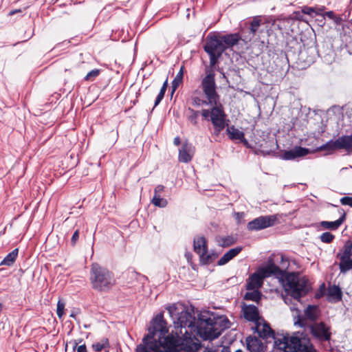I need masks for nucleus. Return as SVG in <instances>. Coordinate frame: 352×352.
Returning a JSON list of instances; mask_svg holds the SVG:
<instances>
[{
  "instance_id": "1",
  "label": "nucleus",
  "mask_w": 352,
  "mask_h": 352,
  "mask_svg": "<svg viewBox=\"0 0 352 352\" xmlns=\"http://www.w3.org/2000/svg\"><path fill=\"white\" fill-rule=\"evenodd\" d=\"M203 93L201 96H195L193 101L198 106L202 104L214 106L210 111L202 110L201 115L205 119L211 120L215 130L220 132L225 128L226 113L219 101V96L217 94L216 89H203Z\"/></svg>"
},
{
  "instance_id": "2",
  "label": "nucleus",
  "mask_w": 352,
  "mask_h": 352,
  "mask_svg": "<svg viewBox=\"0 0 352 352\" xmlns=\"http://www.w3.org/2000/svg\"><path fill=\"white\" fill-rule=\"evenodd\" d=\"M170 317L173 319L175 338L183 340L190 339L194 335L196 319L182 304H173L167 307Z\"/></svg>"
},
{
  "instance_id": "3",
  "label": "nucleus",
  "mask_w": 352,
  "mask_h": 352,
  "mask_svg": "<svg viewBox=\"0 0 352 352\" xmlns=\"http://www.w3.org/2000/svg\"><path fill=\"white\" fill-rule=\"evenodd\" d=\"M168 333L166 322L162 316H157L153 321L152 327L149 329L148 334L144 337V340H151L157 343H160L162 349L168 352H178L182 349L180 339L170 334L166 336Z\"/></svg>"
},
{
  "instance_id": "4",
  "label": "nucleus",
  "mask_w": 352,
  "mask_h": 352,
  "mask_svg": "<svg viewBox=\"0 0 352 352\" xmlns=\"http://www.w3.org/2000/svg\"><path fill=\"white\" fill-rule=\"evenodd\" d=\"M199 318L195 323L193 336H199L204 340H212L219 337L221 332L230 327L229 321L225 316Z\"/></svg>"
},
{
  "instance_id": "5",
  "label": "nucleus",
  "mask_w": 352,
  "mask_h": 352,
  "mask_svg": "<svg viewBox=\"0 0 352 352\" xmlns=\"http://www.w3.org/2000/svg\"><path fill=\"white\" fill-rule=\"evenodd\" d=\"M274 343L278 349L284 352H316L308 336L299 331L290 337L276 339Z\"/></svg>"
},
{
  "instance_id": "6",
  "label": "nucleus",
  "mask_w": 352,
  "mask_h": 352,
  "mask_svg": "<svg viewBox=\"0 0 352 352\" xmlns=\"http://www.w3.org/2000/svg\"><path fill=\"white\" fill-rule=\"evenodd\" d=\"M280 277L285 291L295 299H299L305 296L309 290L310 287L308 279L305 276H300L298 273H285L282 270Z\"/></svg>"
},
{
  "instance_id": "7",
  "label": "nucleus",
  "mask_w": 352,
  "mask_h": 352,
  "mask_svg": "<svg viewBox=\"0 0 352 352\" xmlns=\"http://www.w3.org/2000/svg\"><path fill=\"white\" fill-rule=\"evenodd\" d=\"M90 281L92 287L100 292H107L116 284L113 274L97 263L91 265Z\"/></svg>"
},
{
  "instance_id": "8",
  "label": "nucleus",
  "mask_w": 352,
  "mask_h": 352,
  "mask_svg": "<svg viewBox=\"0 0 352 352\" xmlns=\"http://www.w3.org/2000/svg\"><path fill=\"white\" fill-rule=\"evenodd\" d=\"M282 274V270L276 265L274 263L268 264L266 267L261 268L250 276L247 283L246 289H258L262 287L263 281L265 278L272 275L278 276Z\"/></svg>"
},
{
  "instance_id": "9",
  "label": "nucleus",
  "mask_w": 352,
  "mask_h": 352,
  "mask_svg": "<svg viewBox=\"0 0 352 352\" xmlns=\"http://www.w3.org/2000/svg\"><path fill=\"white\" fill-rule=\"evenodd\" d=\"M205 52L210 57V67H215L218 59L226 50V46L222 43L220 35H208L204 46Z\"/></svg>"
},
{
  "instance_id": "10",
  "label": "nucleus",
  "mask_w": 352,
  "mask_h": 352,
  "mask_svg": "<svg viewBox=\"0 0 352 352\" xmlns=\"http://www.w3.org/2000/svg\"><path fill=\"white\" fill-rule=\"evenodd\" d=\"M312 336L320 342H329L331 338V327L324 322H315L309 325Z\"/></svg>"
},
{
  "instance_id": "11",
  "label": "nucleus",
  "mask_w": 352,
  "mask_h": 352,
  "mask_svg": "<svg viewBox=\"0 0 352 352\" xmlns=\"http://www.w3.org/2000/svg\"><path fill=\"white\" fill-rule=\"evenodd\" d=\"M321 149H344L347 152H351L352 151V135H343L334 141L331 140L322 146Z\"/></svg>"
},
{
  "instance_id": "12",
  "label": "nucleus",
  "mask_w": 352,
  "mask_h": 352,
  "mask_svg": "<svg viewBox=\"0 0 352 352\" xmlns=\"http://www.w3.org/2000/svg\"><path fill=\"white\" fill-rule=\"evenodd\" d=\"M276 217L274 216H261L248 223L249 230H259L270 227L274 224Z\"/></svg>"
},
{
  "instance_id": "13",
  "label": "nucleus",
  "mask_w": 352,
  "mask_h": 352,
  "mask_svg": "<svg viewBox=\"0 0 352 352\" xmlns=\"http://www.w3.org/2000/svg\"><path fill=\"white\" fill-rule=\"evenodd\" d=\"M320 315V311L318 306L309 305L305 310V318H299L296 323L299 324L301 327H305L307 325L306 319L315 322L319 318Z\"/></svg>"
},
{
  "instance_id": "14",
  "label": "nucleus",
  "mask_w": 352,
  "mask_h": 352,
  "mask_svg": "<svg viewBox=\"0 0 352 352\" xmlns=\"http://www.w3.org/2000/svg\"><path fill=\"white\" fill-rule=\"evenodd\" d=\"M242 312L247 320L253 322L254 324L261 320L258 310L255 305L244 304L242 306Z\"/></svg>"
},
{
  "instance_id": "15",
  "label": "nucleus",
  "mask_w": 352,
  "mask_h": 352,
  "mask_svg": "<svg viewBox=\"0 0 352 352\" xmlns=\"http://www.w3.org/2000/svg\"><path fill=\"white\" fill-rule=\"evenodd\" d=\"M144 345H138L135 349V352H167L162 349L160 343L153 342L151 340L143 339Z\"/></svg>"
},
{
  "instance_id": "16",
  "label": "nucleus",
  "mask_w": 352,
  "mask_h": 352,
  "mask_svg": "<svg viewBox=\"0 0 352 352\" xmlns=\"http://www.w3.org/2000/svg\"><path fill=\"white\" fill-rule=\"evenodd\" d=\"M309 153L308 148L301 146H296L291 150L285 151L282 158L285 160H293L298 157H302Z\"/></svg>"
},
{
  "instance_id": "17",
  "label": "nucleus",
  "mask_w": 352,
  "mask_h": 352,
  "mask_svg": "<svg viewBox=\"0 0 352 352\" xmlns=\"http://www.w3.org/2000/svg\"><path fill=\"white\" fill-rule=\"evenodd\" d=\"M252 329H254L258 336L263 339L274 338L273 330L268 324L263 322L262 319L255 323V327Z\"/></svg>"
},
{
  "instance_id": "18",
  "label": "nucleus",
  "mask_w": 352,
  "mask_h": 352,
  "mask_svg": "<svg viewBox=\"0 0 352 352\" xmlns=\"http://www.w3.org/2000/svg\"><path fill=\"white\" fill-rule=\"evenodd\" d=\"M195 153L194 146L188 142L184 143L179 152V161L188 163L191 161Z\"/></svg>"
},
{
  "instance_id": "19",
  "label": "nucleus",
  "mask_w": 352,
  "mask_h": 352,
  "mask_svg": "<svg viewBox=\"0 0 352 352\" xmlns=\"http://www.w3.org/2000/svg\"><path fill=\"white\" fill-rule=\"evenodd\" d=\"M247 349L250 352H262L265 345L263 342L258 338L249 336L245 340Z\"/></svg>"
},
{
  "instance_id": "20",
  "label": "nucleus",
  "mask_w": 352,
  "mask_h": 352,
  "mask_svg": "<svg viewBox=\"0 0 352 352\" xmlns=\"http://www.w3.org/2000/svg\"><path fill=\"white\" fill-rule=\"evenodd\" d=\"M352 254H338V256L340 257V269L342 273H346L350 270H352Z\"/></svg>"
},
{
  "instance_id": "21",
  "label": "nucleus",
  "mask_w": 352,
  "mask_h": 352,
  "mask_svg": "<svg viewBox=\"0 0 352 352\" xmlns=\"http://www.w3.org/2000/svg\"><path fill=\"white\" fill-rule=\"evenodd\" d=\"M215 67H208L206 68V76L203 79V88H216L214 82V70Z\"/></svg>"
},
{
  "instance_id": "22",
  "label": "nucleus",
  "mask_w": 352,
  "mask_h": 352,
  "mask_svg": "<svg viewBox=\"0 0 352 352\" xmlns=\"http://www.w3.org/2000/svg\"><path fill=\"white\" fill-rule=\"evenodd\" d=\"M194 250L199 254V257L204 253H206L207 244L205 237L197 236L194 239Z\"/></svg>"
},
{
  "instance_id": "23",
  "label": "nucleus",
  "mask_w": 352,
  "mask_h": 352,
  "mask_svg": "<svg viewBox=\"0 0 352 352\" xmlns=\"http://www.w3.org/2000/svg\"><path fill=\"white\" fill-rule=\"evenodd\" d=\"M242 250L241 247H236L234 248L230 249L228 252H226L218 261L219 265H223L228 263L230 260H232L234 257L238 255L241 251Z\"/></svg>"
},
{
  "instance_id": "24",
  "label": "nucleus",
  "mask_w": 352,
  "mask_h": 352,
  "mask_svg": "<svg viewBox=\"0 0 352 352\" xmlns=\"http://www.w3.org/2000/svg\"><path fill=\"white\" fill-rule=\"evenodd\" d=\"M227 131L230 139L240 140L244 144H248V141L244 138V133L238 129L230 126L227 129Z\"/></svg>"
},
{
  "instance_id": "25",
  "label": "nucleus",
  "mask_w": 352,
  "mask_h": 352,
  "mask_svg": "<svg viewBox=\"0 0 352 352\" xmlns=\"http://www.w3.org/2000/svg\"><path fill=\"white\" fill-rule=\"evenodd\" d=\"M327 296L329 301L338 302L342 299V291L338 286L333 285L329 287Z\"/></svg>"
},
{
  "instance_id": "26",
  "label": "nucleus",
  "mask_w": 352,
  "mask_h": 352,
  "mask_svg": "<svg viewBox=\"0 0 352 352\" xmlns=\"http://www.w3.org/2000/svg\"><path fill=\"white\" fill-rule=\"evenodd\" d=\"M220 38L222 43L226 46V49L236 45L239 40V37L236 34L220 36Z\"/></svg>"
},
{
  "instance_id": "27",
  "label": "nucleus",
  "mask_w": 352,
  "mask_h": 352,
  "mask_svg": "<svg viewBox=\"0 0 352 352\" xmlns=\"http://www.w3.org/2000/svg\"><path fill=\"white\" fill-rule=\"evenodd\" d=\"M261 24V19L260 16H255L250 22V37L248 38L249 41L254 39Z\"/></svg>"
},
{
  "instance_id": "28",
  "label": "nucleus",
  "mask_w": 352,
  "mask_h": 352,
  "mask_svg": "<svg viewBox=\"0 0 352 352\" xmlns=\"http://www.w3.org/2000/svg\"><path fill=\"white\" fill-rule=\"evenodd\" d=\"M344 219L345 214H343V215L339 219L334 221H322L321 225L326 229L336 230L343 223Z\"/></svg>"
},
{
  "instance_id": "29",
  "label": "nucleus",
  "mask_w": 352,
  "mask_h": 352,
  "mask_svg": "<svg viewBox=\"0 0 352 352\" xmlns=\"http://www.w3.org/2000/svg\"><path fill=\"white\" fill-rule=\"evenodd\" d=\"M18 249H14L12 250L10 253H9L4 259L1 262L0 265H6V266H10L12 265L18 255Z\"/></svg>"
},
{
  "instance_id": "30",
  "label": "nucleus",
  "mask_w": 352,
  "mask_h": 352,
  "mask_svg": "<svg viewBox=\"0 0 352 352\" xmlns=\"http://www.w3.org/2000/svg\"><path fill=\"white\" fill-rule=\"evenodd\" d=\"M248 292L244 296V299L247 300H252L255 302H258L261 298V294L258 291V289H248Z\"/></svg>"
},
{
  "instance_id": "31",
  "label": "nucleus",
  "mask_w": 352,
  "mask_h": 352,
  "mask_svg": "<svg viewBox=\"0 0 352 352\" xmlns=\"http://www.w3.org/2000/svg\"><path fill=\"white\" fill-rule=\"evenodd\" d=\"M184 67H181L179 71L172 82V88H177L182 85L184 78Z\"/></svg>"
},
{
  "instance_id": "32",
  "label": "nucleus",
  "mask_w": 352,
  "mask_h": 352,
  "mask_svg": "<svg viewBox=\"0 0 352 352\" xmlns=\"http://www.w3.org/2000/svg\"><path fill=\"white\" fill-rule=\"evenodd\" d=\"M151 203L154 206L161 208L166 207L168 204L166 199L162 198L160 195H154Z\"/></svg>"
},
{
  "instance_id": "33",
  "label": "nucleus",
  "mask_w": 352,
  "mask_h": 352,
  "mask_svg": "<svg viewBox=\"0 0 352 352\" xmlns=\"http://www.w3.org/2000/svg\"><path fill=\"white\" fill-rule=\"evenodd\" d=\"M217 257V255L215 254H213V253L208 254L206 252V253H204L200 256V261L203 264H208V263H212L216 259Z\"/></svg>"
},
{
  "instance_id": "34",
  "label": "nucleus",
  "mask_w": 352,
  "mask_h": 352,
  "mask_svg": "<svg viewBox=\"0 0 352 352\" xmlns=\"http://www.w3.org/2000/svg\"><path fill=\"white\" fill-rule=\"evenodd\" d=\"M109 347V342L108 340H102V342H99L95 343L92 345V348L94 351L97 352H101L103 350H107V349Z\"/></svg>"
},
{
  "instance_id": "35",
  "label": "nucleus",
  "mask_w": 352,
  "mask_h": 352,
  "mask_svg": "<svg viewBox=\"0 0 352 352\" xmlns=\"http://www.w3.org/2000/svg\"><path fill=\"white\" fill-rule=\"evenodd\" d=\"M100 74V69H94L90 71L85 77L86 81L91 82L96 79L97 76Z\"/></svg>"
},
{
  "instance_id": "36",
  "label": "nucleus",
  "mask_w": 352,
  "mask_h": 352,
  "mask_svg": "<svg viewBox=\"0 0 352 352\" xmlns=\"http://www.w3.org/2000/svg\"><path fill=\"white\" fill-rule=\"evenodd\" d=\"M189 114L188 116V120L193 124L196 125L197 123V118L199 116V111H196L190 108L188 109Z\"/></svg>"
},
{
  "instance_id": "37",
  "label": "nucleus",
  "mask_w": 352,
  "mask_h": 352,
  "mask_svg": "<svg viewBox=\"0 0 352 352\" xmlns=\"http://www.w3.org/2000/svg\"><path fill=\"white\" fill-rule=\"evenodd\" d=\"M219 243L222 247H228L234 243V239L232 236L223 237L219 241Z\"/></svg>"
},
{
  "instance_id": "38",
  "label": "nucleus",
  "mask_w": 352,
  "mask_h": 352,
  "mask_svg": "<svg viewBox=\"0 0 352 352\" xmlns=\"http://www.w3.org/2000/svg\"><path fill=\"white\" fill-rule=\"evenodd\" d=\"M65 306V304L63 301H62L61 300H59L58 301L56 313L59 318H61L64 314Z\"/></svg>"
},
{
  "instance_id": "39",
  "label": "nucleus",
  "mask_w": 352,
  "mask_h": 352,
  "mask_svg": "<svg viewBox=\"0 0 352 352\" xmlns=\"http://www.w3.org/2000/svg\"><path fill=\"white\" fill-rule=\"evenodd\" d=\"M334 239V236L330 232L322 233L320 236V239L324 243H330Z\"/></svg>"
},
{
  "instance_id": "40",
  "label": "nucleus",
  "mask_w": 352,
  "mask_h": 352,
  "mask_svg": "<svg viewBox=\"0 0 352 352\" xmlns=\"http://www.w3.org/2000/svg\"><path fill=\"white\" fill-rule=\"evenodd\" d=\"M322 10H323L322 8H319V9L316 10L313 8L305 7V8H304L302 9V12L306 14L313 16V13H316V12H322Z\"/></svg>"
},
{
  "instance_id": "41",
  "label": "nucleus",
  "mask_w": 352,
  "mask_h": 352,
  "mask_svg": "<svg viewBox=\"0 0 352 352\" xmlns=\"http://www.w3.org/2000/svg\"><path fill=\"white\" fill-rule=\"evenodd\" d=\"M342 254H352V241L348 240L344 247V251Z\"/></svg>"
},
{
  "instance_id": "42",
  "label": "nucleus",
  "mask_w": 352,
  "mask_h": 352,
  "mask_svg": "<svg viewBox=\"0 0 352 352\" xmlns=\"http://www.w3.org/2000/svg\"><path fill=\"white\" fill-rule=\"evenodd\" d=\"M340 203L342 205L349 206L352 207V197H343L340 199Z\"/></svg>"
},
{
  "instance_id": "43",
  "label": "nucleus",
  "mask_w": 352,
  "mask_h": 352,
  "mask_svg": "<svg viewBox=\"0 0 352 352\" xmlns=\"http://www.w3.org/2000/svg\"><path fill=\"white\" fill-rule=\"evenodd\" d=\"M316 15H321L324 17L327 16L330 19H333L334 16L336 15L333 11H329L324 13H322L321 12H316Z\"/></svg>"
},
{
  "instance_id": "44",
  "label": "nucleus",
  "mask_w": 352,
  "mask_h": 352,
  "mask_svg": "<svg viewBox=\"0 0 352 352\" xmlns=\"http://www.w3.org/2000/svg\"><path fill=\"white\" fill-rule=\"evenodd\" d=\"M166 89H160V91L158 96L156 98L154 107H156L161 102V100L163 99V98L164 96V94H165V92H166Z\"/></svg>"
},
{
  "instance_id": "45",
  "label": "nucleus",
  "mask_w": 352,
  "mask_h": 352,
  "mask_svg": "<svg viewBox=\"0 0 352 352\" xmlns=\"http://www.w3.org/2000/svg\"><path fill=\"white\" fill-rule=\"evenodd\" d=\"M78 343H75V346L74 347V349L76 348L77 352H87V346L85 344L80 345L77 346Z\"/></svg>"
},
{
  "instance_id": "46",
  "label": "nucleus",
  "mask_w": 352,
  "mask_h": 352,
  "mask_svg": "<svg viewBox=\"0 0 352 352\" xmlns=\"http://www.w3.org/2000/svg\"><path fill=\"white\" fill-rule=\"evenodd\" d=\"M78 237H79V231H78V230H77L74 232V233L73 234L72 237L71 241H72V245L76 244V243L77 242V241L78 239Z\"/></svg>"
},
{
  "instance_id": "47",
  "label": "nucleus",
  "mask_w": 352,
  "mask_h": 352,
  "mask_svg": "<svg viewBox=\"0 0 352 352\" xmlns=\"http://www.w3.org/2000/svg\"><path fill=\"white\" fill-rule=\"evenodd\" d=\"M164 187L162 185H157L154 190V195H160L164 191Z\"/></svg>"
},
{
  "instance_id": "48",
  "label": "nucleus",
  "mask_w": 352,
  "mask_h": 352,
  "mask_svg": "<svg viewBox=\"0 0 352 352\" xmlns=\"http://www.w3.org/2000/svg\"><path fill=\"white\" fill-rule=\"evenodd\" d=\"M332 20L333 21L336 25H340L342 22V19L336 15L334 16V18Z\"/></svg>"
},
{
  "instance_id": "49",
  "label": "nucleus",
  "mask_w": 352,
  "mask_h": 352,
  "mask_svg": "<svg viewBox=\"0 0 352 352\" xmlns=\"http://www.w3.org/2000/svg\"><path fill=\"white\" fill-rule=\"evenodd\" d=\"M205 352H218V350L215 348H209V347H207L206 349V351Z\"/></svg>"
},
{
  "instance_id": "50",
  "label": "nucleus",
  "mask_w": 352,
  "mask_h": 352,
  "mask_svg": "<svg viewBox=\"0 0 352 352\" xmlns=\"http://www.w3.org/2000/svg\"><path fill=\"white\" fill-rule=\"evenodd\" d=\"M174 144L176 145V146H178L180 144V138L179 137H176L174 139V141H173Z\"/></svg>"
},
{
  "instance_id": "51",
  "label": "nucleus",
  "mask_w": 352,
  "mask_h": 352,
  "mask_svg": "<svg viewBox=\"0 0 352 352\" xmlns=\"http://www.w3.org/2000/svg\"><path fill=\"white\" fill-rule=\"evenodd\" d=\"M221 352H230L229 348L223 346Z\"/></svg>"
},
{
  "instance_id": "52",
  "label": "nucleus",
  "mask_w": 352,
  "mask_h": 352,
  "mask_svg": "<svg viewBox=\"0 0 352 352\" xmlns=\"http://www.w3.org/2000/svg\"><path fill=\"white\" fill-rule=\"evenodd\" d=\"M236 217H237L238 219H239V218H241V217H242L243 216V212H241V213L237 212V213L236 214Z\"/></svg>"
},
{
  "instance_id": "53",
  "label": "nucleus",
  "mask_w": 352,
  "mask_h": 352,
  "mask_svg": "<svg viewBox=\"0 0 352 352\" xmlns=\"http://www.w3.org/2000/svg\"><path fill=\"white\" fill-rule=\"evenodd\" d=\"M76 314L74 311H72V314H70V317L74 318V319L76 320Z\"/></svg>"
},
{
  "instance_id": "54",
  "label": "nucleus",
  "mask_w": 352,
  "mask_h": 352,
  "mask_svg": "<svg viewBox=\"0 0 352 352\" xmlns=\"http://www.w3.org/2000/svg\"><path fill=\"white\" fill-rule=\"evenodd\" d=\"M166 86H167V80H166V81L164 82V84H163V85H162V88H166Z\"/></svg>"
},
{
  "instance_id": "55",
  "label": "nucleus",
  "mask_w": 352,
  "mask_h": 352,
  "mask_svg": "<svg viewBox=\"0 0 352 352\" xmlns=\"http://www.w3.org/2000/svg\"><path fill=\"white\" fill-rule=\"evenodd\" d=\"M348 168L345 167V168H342L341 170H340V172H343L344 170H347Z\"/></svg>"
},
{
  "instance_id": "56",
  "label": "nucleus",
  "mask_w": 352,
  "mask_h": 352,
  "mask_svg": "<svg viewBox=\"0 0 352 352\" xmlns=\"http://www.w3.org/2000/svg\"><path fill=\"white\" fill-rule=\"evenodd\" d=\"M175 91V89H172V92H171V94H170V95H171V97L173 96V94H174V91Z\"/></svg>"
},
{
  "instance_id": "57",
  "label": "nucleus",
  "mask_w": 352,
  "mask_h": 352,
  "mask_svg": "<svg viewBox=\"0 0 352 352\" xmlns=\"http://www.w3.org/2000/svg\"><path fill=\"white\" fill-rule=\"evenodd\" d=\"M235 352H243L241 349H238Z\"/></svg>"
},
{
  "instance_id": "58",
  "label": "nucleus",
  "mask_w": 352,
  "mask_h": 352,
  "mask_svg": "<svg viewBox=\"0 0 352 352\" xmlns=\"http://www.w3.org/2000/svg\"><path fill=\"white\" fill-rule=\"evenodd\" d=\"M285 260V258L283 256H281V261H283Z\"/></svg>"
},
{
  "instance_id": "59",
  "label": "nucleus",
  "mask_w": 352,
  "mask_h": 352,
  "mask_svg": "<svg viewBox=\"0 0 352 352\" xmlns=\"http://www.w3.org/2000/svg\"><path fill=\"white\" fill-rule=\"evenodd\" d=\"M93 100V101H94V98H90V100Z\"/></svg>"
},
{
  "instance_id": "60",
  "label": "nucleus",
  "mask_w": 352,
  "mask_h": 352,
  "mask_svg": "<svg viewBox=\"0 0 352 352\" xmlns=\"http://www.w3.org/2000/svg\"><path fill=\"white\" fill-rule=\"evenodd\" d=\"M104 352H109V350H104Z\"/></svg>"
}]
</instances>
